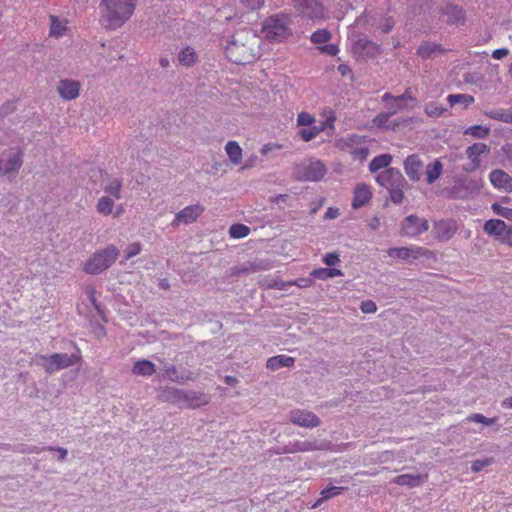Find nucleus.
Masks as SVG:
<instances>
[{"mask_svg": "<svg viewBox=\"0 0 512 512\" xmlns=\"http://www.w3.org/2000/svg\"><path fill=\"white\" fill-rule=\"evenodd\" d=\"M320 128H334L336 116L331 109L325 108L321 113Z\"/></svg>", "mask_w": 512, "mask_h": 512, "instance_id": "58836bf2", "label": "nucleus"}, {"mask_svg": "<svg viewBox=\"0 0 512 512\" xmlns=\"http://www.w3.org/2000/svg\"><path fill=\"white\" fill-rule=\"evenodd\" d=\"M395 22L392 17H386L380 24V28L384 33H388L394 27Z\"/></svg>", "mask_w": 512, "mask_h": 512, "instance_id": "4d7b16f0", "label": "nucleus"}, {"mask_svg": "<svg viewBox=\"0 0 512 512\" xmlns=\"http://www.w3.org/2000/svg\"><path fill=\"white\" fill-rule=\"evenodd\" d=\"M343 489H344L343 487H336V486L327 487V488L323 489L321 491L320 501H325L330 498L338 496Z\"/></svg>", "mask_w": 512, "mask_h": 512, "instance_id": "49530a36", "label": "nucleus"}, {"mask_svg": "<svg viewBox=\"0 0 512 512\" xmlns=\"http://www.w3.org/2000/svg\"><path fill=\"white\" fill-rule=\"evenodd\" d=\"M155 370V365L149 360H139L132 367V373L137 376H151Z\"/></svg>", "mask_w": 512, "mask_h": 512, "instance_id": "c756f323", "label": "nucleus"}, {"mask_svg": "<svg viewBox=\"0 0 512 512\" xmlns=\"http://www.w3.org/2000/svg\"><path fill=\"white\" fill-rule=\"evenodd\" d=\"M290 420L296 425L307 428L317 427L320 424V420L315 414L305 410L292 411Z\"/></svg>", "mask_w": 512, "mask_h": 512, "instance_id": "a211bd4d", "label": "nucleus"}, {"mask_svg": "<svg viewBox=\"0 0 512 512\" xmlns=\"http://www.w3.org/2000/svg\"><path fill=\"white\" fill-rule=\"evenodd\" d=\"M447 101L452 107L460 105L463 108H467L474 102V97L469 94H450L447 97Z\"/></svg>", "mask_w": 512, "mask_h": 512, "instance_id": "473e14b6", "label": "nucleus"}, {"mask_svg": "<svg viewBox=\"0 0 512 512\" xmlns=\"http://www.w3.org/2000/svg\"><path fill=\"white\" fill-rule=\"evenodd\" d=\"M137 0H101L100 24L107 30L120 28L134 13Z\"/></svg>", "mask_w": 512, "mask_h": 512, "instance_id": "f03ea898", "label": "nucleus"}, {"mask_svg": "<svg viewBox=\"0 0 512 512\" xmlns=\"http://www.w3.org/2000/svg\"><path fill=\"white\" fill-rule=\"evenodd\" d=\"M81 83L78 80L63 78L56 85V91L59 97L65 101H72L79 97Z\"/></svg>", "mask_w": 512, "mask_h": 512, "instance_id": "ddd939ff", "label": "nucleus"}, {"mask_svg": "<svg viewBox=\"0 0 512 512\" xmlns=\"http://www.w3.org/2000/svg\"><path fill=\"white\" fill-rule=\"evenodd\" d=\"M376 181L379 185L386 188L387 190L397 186H403L405 182L400 171L394 168L386 169L380 173L376 177Z\"/></svg>", "mask_w": 512, "mask_h": 512, "instance_id": "f3484780", "label": "nucleus"}, {"mask_svg": "<svg viewBox=\"0 0 512 512\" xmlns=\"http://www.w3.org/2000/svg\"><path fill=\"white\" fill-rule=\"evenodd\" d=\"M442 16L447 23H457L463 18V12L460 7L448 4L442 9Z\"/></svg>", "mask_w": 512, "mask_h": 512, "instance_id": "7c9ffc66", "label": "nucleus"}, {"mask_svg": "<svg viewBox=\"0 0 512 512\" xmlns=\"http://www.w3.org/2000/svg\"><path fill=\"white\" fill-rule=\"evenodd\" d=\"M503 244L512 247V225L509 226L507 232L505 233V237L503 238Z\"/></svg>", "mask_w": 512, "mask_h": 512, "instance_id": "338daca9", "label": "nucleus"}, {"mask_svg": "<svg viewBox=\"0 0 512 512\" xmlns=\"http://www.w3.org/2000/svg\"><path fill=\"white\" fill-rule=\"evenodd\" d=\"M320 131L321 130H299V134L303 141L308 142L314 139Z\"/></svg>", "mask_w": 512, "mask_h": 512, "instance_id": "6e6d98bb", "label": "nucleus"}, {"mask_svg": "<svg viewBox=\"0 0 512 512\" xmlns=\"http://www.w3.org/2000/svg\"><path fill=\"white\" fill-rule=\"evenodd\" d=\"M446 111V109L436 103V102H431V103H428L426 106H425V113L430 116V117H439L441 116L444 112Z\"/></svg>", "mask_w": 512, "mask_h": 512, "instance_id": "a18cd8bd", "label": "nucleus"}, {"mask_svg": "<svg viewBox=\"0 0 512 512\" xmlns=\"http://www.w3.org/2000/svg\"><path fill=\"white\" fill-rule=\"evenodd\" d=\"M352 51L361 58H374L380 54V46L368 38L362 37L353 43Z\"/></svg>", "mask_w": 512, "mask_h": 512, "instance_id": "4468645a", "label": "nucleus"}, {"mask_svg": "<svg viewBox=\"0 0 512 512\" xmlns=\"http://www.w3.org/2000/svg\"><path fill=\"white\" fill-rule=\"evenodd\" d=\"M382 100L386 103L388 113L381 114L377 117L379 124L387 121L388 117L395 114L398 110L408 106L409 102H414L415 98L411 95L410 89H406V91L400 96H393L389 93H385L382 96Z\"/></svg>", "mask_w": 512, "mask_h": 512, "instance_id": "1a4fd4ad", "label": "nucleus"}, {"mask_svg": "<svg viewBox=\"0 0 512 512\" xmlns=\"http://www.w3.org/2000/svg\"><path fill=\"white\" fill-rule=\"evenodd\" d=\"M489 116L495 120L512 124V109H498L490 112Z\"/></svg>", "mask_w": 512, "mask_h": 512, "instance_id": "a19ab883", "label": "nucleus"}, {"mask_svg": "<svg viewBox=\"0 0 512 512\" xmlns=\"http://www.w3.org/2000/svg\"><path fill=\"white\" fill-rule=\"evenodd\" d=\"M421 167L422 163L417 155H410L404 161L405 172L412 180L419 179Z\"/></svg>", "mask_w": 512, "mask_h": 512, "instance_id": "bb28decb", "label": "nucleus"}, {"mask_svg": "<svg viewBox=\"0 0 512 512\" xmlns=\"http://www.w3.org/2000/svg\"><path fill=\"white\" fill-rule=\"evenodd\" d=\"M225 150L233 164H240L242 159V149L236 141H229L225 146Z\"/></svg>", "mask_w": 512, "mask_h": 512, "instance_id": "2f4dec72", "label": "nucleus"}, {"mask_svg": "<svg viewBox=\"0 0 512 512\" xmlns=\"http://www.w3.org/2000/svg\"><path fill=\"white\" fill-rule=\"evenodd\" d=\"M50 34L55 37H61L66 31V22L59 20L56 16H50Z\"/></svg>", "mask_w": 512, "mask_h": 512, "instance_id": "4c0bfd02", "label": "nucleus"}, {"mask_svg": "<svg viewBox=\"0 0 512 512\" xmlns=\"http://www.w3.org/2000/svg\"><path fill=\"white\" fill-rule=\"evenodd\" d=\"M330 38L331 33L327 29H319L315 31L310 37L311 41L315 44L326 43L330 40Z\"/></svg>", "mask_w": 512, "mask_h": 512, "instance_id": "37998d69", "label": "nucleus"}, {"mask_svg": "<svg viewBox=\"0 0 512 512\" xmlns=\"http://www.w3.org/2000/svg\"><path fill=\"white\" fill-rule=\"evenodd\" d=\"M510 225H507L503 220L490 219L483 225V230L489 236L494 237L503 244V238Z\"/></svg>", "mask_w": 512, "mask_h": 512, "instance_id": "412c9836", "label": "nucleus"}, {"mask_svg": "<svg viewBox=\"0 0 512 512\" xmlns=\"http://www.w3.org/2000/svg\"><path fill=\"white\" fill-rule=\"evenodd\" d=\"M443 165L439 160H435L426 168V178L429 184L435 182L442 174Z\"/></svg>", "mask_w": 512, "mask_h": 512, "instance_id": "f704fd0d", "label": "nucleus"}, {"mask_svg": "<svg viewBox=\"0 0 512 512\" xmlns=\"http://www.w3.org/2000/svg\"><path fill=\"white\" fill-rule=\"evenodd\" d=\"M294 6L304 17L312 20H323L326 18L325 10L318 0H292Z\"/></svg>", "mask_w": 512, "mask_h": 512, "instance_id": "9d476101", "label": "nucleus"}, {"mask_svg": "<svg viewBox=\"0 0 512 512\" xmlns=\"http://www.w3.org/2000/svg\"><path fill=\"white\" fill-rule=\"evenodd\" d=\"M327 173L323 162L316 159H307L298 163L294 168L295 178L299 181L316 182Z\"/></svg>", "mask_w": 512, "mask_h": 512, "instance_id": "423d86ee", "label": "nucleus"}, {"mask_svg": "<svg viewBox=\"0 0 512 512\" xmlns=\"http://www.w3.org/2000/svg\"><path fill=\"white\" fill-rule=\"evenodd\" d=\"M314 122L315 118L307 112H301L297 117V124L299 126H310Z\"/></svg>", "mask_w": 512, "mask_h": 512, "instance_id": "09e8293b", "label": "nucleus"}, {"mask_svg": "<svg viewBox=\"0 0 512 512\" xmlns=\"http://www.w3.org/2000/svg\"><path fill=\"white\" fill-rule=\"evenodd\" d=\"M114 198L104 195L98 199L96 210L100 215L109 216L113 213V209L115 207Z\"/></svg>", "mask_w": 512, "mask_h": 512, "instance_id": "c85d7f7f", "label": "nucleus"}, {"mask_svg": "<svg viewBox=\"0 0 512 512\" xmlns=\"http://www.w3.org/2000/svg\"><path fill=\"white\" fill-rule=\"evenodd\" d=\"M375 146L374 140L356 135L340 138L336 141V147L341 151L350 153L355 160L361 162L367 159L370 150H373Z\"/></svg>", "mask_w": 512, "mask_h": 512, "instance_id": "20e7f679", "label": "nucleus"}, {"mask_svg": "<svg viewBox=\"0 0 512 512\" xmlns=\"http://www.w3.org/2000/svg\"><path fill=\"white\" fill-rule=\"evenodd\" d=\"M491 209L496 215H499L512 222V208L504 207L499 203H493Z\"/></svg>", "mask_w": 512, "mask_h": 512, "instance_id": "c03bdc74", "label": "nucleus"}, {"mask_svg": "<svg viewBox=\"0 0 512 512\" xmlns=\"http://www.w3.org/2000/svg\"><path fill=\"white\" fill-rule=\"evenodd\" d=\"M360 309L365 314L374 313L377 310V306L372 300H366L361 303Z\"/></svg>", "mask_w": 512, "mask_h": 512, "instance_id": "864d4df0", "label": "nucleus"}, {"mask_svg": "<svg viewBox=\"0 0 512 512\" xmlns=\"http://www.w3.org/2000/svg\"><path fill=\"white\" fill-rule=\"evenodd\" d=\"M241 2L248 8L255 10L263 7L265 0H241Z\"/></svg>", "mask_w": 512, "mask_h": 512, "instance_id": "13d9d810", "label": "nucleus"}, {"mask_svg": "<svg viewBox=\"0 0 512 512\" xmlns=\"http://www.w3.org/2000/svg\"><path fill=\"white\" fill-rule=\"evenodd\" d=\"M281 146L277 144H266L262 147L261 153L263 156H266L270 151L274 149H280Z\"/></svg>", "mask_w": 512, "mask_h": 512, "instance_id": "69168bd1", "label": "nucleus"}, {"mask_svg": "<svg viewBox=\"0 0 512 512\" xmlns=\"http://www.w3.org/2000/svg\"><path fill=\"white\" fill-rule=\"evenodd\" d=\"M493 462V460L491 458H486V459H483V460H476L472 463V466H471V470L473 472H479L481 471L483 468L491 465Z\"/></svg>", "mask_w": 512, "mask_h": 512, "instance_id": "603ef678", "label": "nucleus"}, {"mask_svg": "<svg viewBox=\"0 0 512 512\" xmlns=\"http://www.w3.org/2000/svg\"><path fill=\"white\" fill-rule=\"evenodd\" d=\"M340 215L339 209L336 207H329L325 212V219H335Z\"/></svg>", "mask_w": 512, "mask_h": 512, "instance_id": "e2e57ef3", "label": "nucleus"}, {"mask_svg": "<svg viewBox=\"0 0 512 512\" xmlns=\"http://www.w3.org/2000/svg\"><path fill=\"white\" fill-rule=\"evenodd\" d=\"M164 376L172 382L183 383L185 378L178 375L177 368L173 365L165 366L163 369Z\"/></svg>", "mask_w": 512, "mask_h": 512, "instance_id": "79ce46f5", "label": "nucleus"}, {"mask_svg": "<svg viewBox=\"0 0 512 512\" xmlns=\"http://www.w3.org/2000/svg\"><path fill=\"white\" fill-rule=\"evenodd\" d=\"M323 262L327 266L332 267L340 262L339 255L336 253H328L324 256Z\"/></svg>", "mask_w": 512, "mask_h": 512, "instance_id": "5fc2aeb1", "label": "nucleus"}, {"mask_svg": "<svg viewBox=\"0 0 512 512\" xmlns=\"http://www.w3.org/2000/svg\"><path fill=\"white\" fill-rule=\"evenodd\" d=\"M489 180L494 188L512 192V177L501 169H495L490 172Z\"/></svg>", "mask_w": 512, "mask_h": 512, "instance_id": "4be33fe9", "label": "nucleus"}, {"mask_svg": "<svg viewBox=\"0 0 512 512\" xmlns=\"http://www.w3.org/2000/svg\"><path fill=\"white\" fill-rule=\"evenodd\" d=\"M121 188L122 182L119 179L114 178L104 186L103 190L105 193L109 194L110 197L118 200L121 198Z\"/></svg>", "mask_w": 512, "mask_h": 512, "instance_id": "e433bc0d", "label": "nucleus"}, {"mask_svg": "<svg viewBox=\"0 0 512 512\" xmlns=\"http://www.w3.org/2000/svg\"><path fill=\"white\" fill-rule=\"evenodd\" d=\"M198 59V52L191 46L182 47L177 55L178 64L185 68L194 66L198 62Z\"/></svg>", "mask_w": 512, "mask_h": 512, "instance_id": "393cba45", "label": "nucleus"}, {"mask_svg": "<svg viewBox=\"0 0 512 512\" xmlns=\"http://www.w3.org/2000/svg\"><path fill=\"white\" fill-rule=\"evenodd\" d=\"M402 187L403 186H397L388 190L390 193V198L394 203L398 204L402 202L404 198Z\"/></svg>", "mask_w": 512, "mask_h": 512, "instance_id": "8fccbe9b", "label": "nucleus"}, {"mask_svg": "<svg viewBox=\"0 0 512 512\" xmlns=\"http://www.w3.org/2000/svg\"><path fill=\"white\" fill-rule=\"evenodd\" d=\"M320 50L329 55H336L339 51L338 47L333 44L325 45L320 48Z\"/></svg>", "mask_w": 512, "mask_h": 512, "instance_id": "680f3d73", "label": "nucleus"}, {"mask_svg": "<svg viewBox=\"0 0 512 512\" xmlns=\"http://www.w3.org/2000/svg\"><path fill=\"white\" fill-rule=\"evenodd\" d=\"M457 229V222L452 219L440 220L434 224L435 237L441 241L452 238Z\"/></svg>", "mask_w": 512, "mask_h": 512, "instance_id": "6ab92c4d", "label": "nucleus"}, {"mask_svg": "<svg viewBox=\"0 0 512 512\" xmlns=\"http://www.w3.org/2000/svg\"><path fill=\"white\" fill-rule=\"evenodd\" d=\"M15 110V103L14 102H7L1 107V113L3 115H8L9 113L13 112Z\"/></svg>", "mask_w": 512, "mask_h": 512, "instance_id": "0e129e2a", "label": "nucleus"}, {"mask_svg": "<svg viewBox=\"0 0 512 512\" xmlns=\"http://www.w3.org/2000/svg\"><path fill=\"white\" fill-rule=\"evenodd\" d=\"M250 228L244 224H233L229 229V234L232 238L240 239L248 236Z\"/></svg>", "mask_w": 512, "mask_h": 512, "instance_id": "ea45409f", "label": "nucleus"}, {"mask_svg": "<svg viewBox=\"0 0 512 512\" xmlns=\"http://www.w3.org/2000/svg\"><path fill=\"white\" fill-rule=\"evenodd\" d=\"M261 32L269 42H284L293 35L292 19L285 13L271 15L263 21Z\"/></svg>", "mask_w": 512, "mask_h": 512, "instance_id": "7ed1b4c3", "label": "nucleus"}, {"mask_svg": "<svg viewBox=\"0 0 512 512\" xmlns=\"http://www.w3.org/2000/svg\"><path fill=\"white\" fill-rule=\"evenodd\" d=\"M204 210V206L200 204L186 206L181 211L176 213L171 225L177 227L180 224H191L198 219Z\"/></svg>", "mask_w": 512, "mask_h": 512, "instance_id": "2eb2a0df", "label": "nucleus"}, {"mask_svg": "<svg viewBox=\"0 0 512 512\" xmlns=\"http://www.w3.org/2000/svg\"><path fill=\"white\" fill-rule=\"evenodd\" d=\"M371 199L372 190L370 185L365 183H359L354 188L351 205L354 209H358L367 205Z\"/></svg>", "mask_w": 512, "mask_h": 512, "instance_id": "aec40b11", "label": "nucleus"}, {"mask_svg": "<svg viewBox=\"0 0 512 512\" xmlns=\"http://www.w3.org/2000/svg\"><path fill=\"white\" fill-rule=\"evenodd\" d=\"M337 70L341 73V75L346 76L351 74V69L347 64H340Z\"/></svg>", "mask_w": 512, "mask_h": 512, "instance_id": "774afa93", "label": "nucleus"}, {"mask_svg": "<svg viewBox=\"0 0 512 512\" xmlns=\"http://www.w3.org/2000/svg\"><path fill=\"white\" fill-rule=\"evenodd\" d=\"M39 358L42 360V365L48 374L71 367L81 360L78 354L69 356L65 353H55L50 356L40 355Z\"/></svg>", "mask_w": 512, "mask_h": 512, "instance_id": "6e6552de", "label": "nucleus"}, {"mask_svg": "<svg viewBox=\"0 0 512 512\" xmlns=\"http://www.w3.org/2000/svg\"><path fill=\"white\" fill-rule=\"evenodd\" d=\"M428 479V475L422 474H402L394 478L393 482L400 486L417 487Z\"/></svg>", "mask_w": 512, "mask_h": 512, "instance_id": "a878e982", "label": "nucleus"}, {"mask_svg": "<svg viewBox=\"0 0 512 512\" xmlns=\"http://www.w3.org/2000/svg\"><path fill=\"white\" fill-rule=\"evenodd\" d=\"M261 39L250 29L236 32L225 47L228 59L236 64H248L260 56Z\"/></svg>", "mask_w": 512, "mask_h": 512, "instance_id": "f257e3e1", "label": "nucleus"}, {"mask_svg": "<svg viewBox=\"0 0 512 512\" xmlns=\"http://www.w3.org/2000/svg\"><path fill=\"white\" fill-rule=\"evenodd\" d=\"M445 52L446 49L441 44L430 41L421 43L417 49V55L424 60L435 58Z\"/></svg>", "mask_w": 512, "mask_h": 512, "instance_id": "b1692460", "label": "nucleus"}, {"mask_svg": "<svg viewBox=\"0 0 512 512\" xmlns=\"http://www.w3.org/2000/svg\"><path fill=\"white\" fill-rule=\"evenodd\" d=\"M469 421L476 422V423H483L485 425H492L495 423L496 418H486L482 414H473L468 417Z\"/></svg>", "mask_w": 512, "mask_h": 512, "instance_id": "3c124183", "label": "nucleus"}, {"mask_svg": "<svg viewBox=\"0 0 512 512\" xmlns=\"http://www.w3.org/2000/svg\"><path fill=\"white\" fill-rule=\"evenodd\" d=\"M509 54V50L507 48L496 49L492 53V57L496 60H500L506 57Z\"/></svg>", "mask_w": 512, "mask_h": 512, "instance_id": "052dcab7", "label": "nucleus"}, {"mask_svg": "<svg viewBox=\"0 0 512 512\" xmlns=\"http://www.w3.org/2000/svg\"><path fill=\"white\" fill-rule=\"evenodd\" d=\"M388 256L400 260L418 259L422 256H428L430 252L423 247H395L387 251Z\"/></svg>", "mask_w": 512, "mask_h": 512, "instance_id": "dca6fc26", "label": "nucleus"}, {"mask_svg": "<svg viewBox=\"0 0 512 512\" xmlns=\"http://www.w3.org/2000/svg\"><path fill=\"white\" fill-rule=\"evenodd\" d=\"M294 6L304 17L312 20H323L326 18L325 10L318 0H292Z\"/></svg>", "mask_w": 512, "mask_h": 512, "instance_id": "9b49d317", "label": "nucleus"}, {"mask_svg": "<svg viewBox=\"0 0 512 512\" xmlns=\"http://www.w3.org/2000/svg\"><path fill=\"white\" fill-rule=\"evenodd\" d=\"M488 132L489 130H464L465 135L471 134L476 138H484L488 135Z\"/></svg>", "mask_w": 512, "mask_h": 512, "instance_id": "bf43d9fd", "label": "nucleus"}, {"mask_svg": "<svg viewBox=\"0 0 512 512\" xmlns=\"http://www.w3.org/2000/svg\"><path fill=\"white\" fill-rule=\"evenodd\" d=\"M489 148L484 143H475L472 146H469L466 150L467 156L470 159V163L466 168L467 171H474L480 166V156L482 154L488 153Z\"/></svg>", "mask_w": 512, "mask_h": 512, "instance_id": "5701e85b", "label": "nucleus"}, {"mask_svg": "<svg viewBox=\"0 0 512 512\" xmlns=\"http://www.w3.org/2000/svg\"><path fill=\"white\" fill-rule=\"evenodd\" d=\"M141 244L139 242L131 243L127 246L125 251V259L128 260L141 252Z\"/></svg>", "mask_w": 512, "mask_h": 512, "instance_id": "de8ad7c7", "label": "nucleus"}, {"mask_svg": "<svg viewBox=\"0 0 512 512\" xmlns=\"http://www.w3.org/2000/svg\"><path fill=\"white\" fill-rule=\"evenodd\" d=\"M342 275H343L342 271L339 269H336V268H317L311 272V276H313L314 278H317V279H321V280H325V279L333 278V277H337V276H342Z\"/></svg>", "mask_w": 512, "mask_h": 512, "instance_id": "c9c22d12", "label": "nucleus"}, {"mask_svg": "<svg viewBox=\"0 0 512 512\" xmlns=\"http://www.w3.org/2000/svg\"><path fill=\"white\" fill-rule=\"evenodd\" d=\"M119 250L114 245L96 251L84 264L83 270L88 274H99L108 269L117 259Z\"/></svg>", "mask_w": 512, "mask_h": 512, "instance_id": "39448f33", "label": "nucleus"}, {"mask_svg": "<svg viewBox=\"0 0 512 512\" xmlns=\"http://www.w3.org/2000/svg\"><path fill=\"white\" fill-rule=\"evenodd\" d=\"M429 229V223L426 219H421L416 215L407 216L401 225V234L414 238L426 232Z\"/></svg>", "mask_w": 512, "mask_h": 512, "instance_id": "f8f14e48", "label": "nucleus"}, {"mask_svg": "<svg viewBox=\"0 0 512 512\" xmlns=\"http://www.w3.org/2000/svg\"><path fill=\"white\" fill-rule=\"evenodd\" d=\"M23 165V153L20 148H9L0 154V176L13 179Z\"/></svg>", "mask_w": 512, "mask_h": 512, "instance_id": "0eeeda50", "label": "nucleus"}, {"mask_svg": "<svg viewBox=\"0 0 512 512\" xmlns=\"http://www.w3.org/2000/svg\"><path fill=\"white\" fill-rule=\"evenodd\" d=\"M392 161V156L390 154H382L379 156L374 157L370 164H369V170L370 172L374 173L382 168H386L390 165Z\"/></svg>", "mask_w": 512, "mask_h": 512, "instance_id": "72a5a7b5", "label": "nucleus"}, {"mask_svg": "<svg viewBox=\"0 0 512 512\" xmlns=\"http://www.w3.org/2000/svg\"><path fill=\"white\" fill-rule=\"evenodd\" d=\"M294 363L295 358L282 354L270 357L266 362V367L271 371H276L282 367H291Z\"/></svg>", "mask_w": 512, "mask_h": 512, "instance_id": "cd10ccee", "label": "nucleus"}]
</instances>
